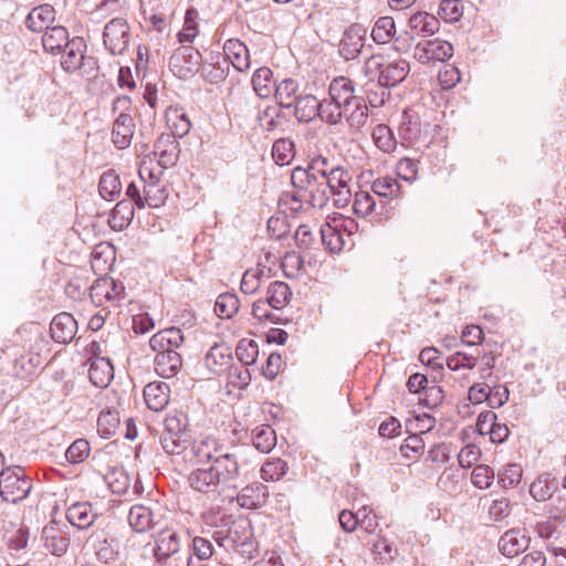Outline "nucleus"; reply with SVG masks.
<instances>
[{
    "label": "nucleus",
    "instance_id": "f257e3e1",
    "mask_svg": "<svg viewBox=\"0 0 566 566\" xmlns=\"http://www.w3.org/2000/svg\"><path fill=\"white\" fill-rule=\"evenodd\" d=\"M189 486L203 494H221L226 489H237L241 482V465L235 452L216 454L208 467H199L188 475Z\"/></svg>",
    "mask_w": 566,
    "mask_h": 566
},
{
    "label": "nucleus",
    "instance_id": "f03ea898",
    "mask_svg": "<svg viewBox=\"0 0 566 566\" xmlns=\"http://www.w3.org/2000/svg\"><path fill=\"white\" fill-rule=\"evenodd\" d=\"M291 184L295 189L304 191L306 195L305 202L314 209L325 208L331 199V187H328L326 179L308 175L301 166L293 168Z\"/></svg>",
    "mask_w": 566,
    "mask_h": 566
},
{
    "label": "nucleus",
    "instance_id": "7ed1b4c3",
    "mask_svg": "<svg viewBox=\"0 0 566 566\" xmlns=\"http://www.w3.org/2000/svg\"><path fill=\"white\" fill-rule=\"evenodd\" d=\"M410 71L406 60L389 61L381 55H371L365 63V73L370 78L378 76V83L382 87H394L401 83Z\"/></svg>",
    "mask_w": 566,
    "mask_h": 566
},
{
    "label": "nucleus",
    "instance_id": "20e7f679",
    "mask_svg": "<svg viewBox=\"0 0 566 566\" xmlns=\"http://www.w3.org/2000/svg\"><path fill=\"white\" fill-rule=\"evenodd\" d=\"M32 490V480L21 467H9L0 471V496L8 503L24 500Z\"/></svg>",
    "mask_w": 566,
    "mask_h": 566
},
{
    "label": "nucleus",
    "instance_id": "39448f33",
    "mask_svg": "<svg viewBox=\"0 0 566 566\" xmlns=\"http://www.w3.org/2000/svg\"><path fill=\"white\" fill-rule=\"evenodd\" d=\"M202 55L191 45L179 46L169 59L170 71L179 78L193 76L200 69Z\"/></svg>",
    "mask_w": 566,
    "mask_h": 566
},
{
    "label": "nucleus",
    "instance_id": "423d86ee",
    "mask_svg": "<svg viewBox=\"0 0 566 566\" xmlns=\"http://www.w3.org/2000/svg\"><path fill=\"white\" fill-rule=\"evenodd\" d=\"M129 40V25L125 19L114 18L106 23L103 32V42L111 54H123L128 48Z\"/></svg>",
    "mask_w": 566,
    "mask_h": 566
},
{
    "label": "nucleus",
    "instance_id": "0eeeda50",
    "mask_svg": "<svg viewBox=\"0 0 566 566\" xmlns=\"http://www.w3.org/2000/svg\"><path fill=\"white\" fill-rule=\"evenodd\" d=\"M180 538L174 531L161 532L156 539L155 557L160 566H181Z\"/></svg>",
    "mask_w": 566,
    "mask_h": 566
},
{
    "label": "nucleus",
    "instance_id": "6e6552de",
    "mask_svg": "<svg viewBox=\"0 0 566 566\" xmlns=\"http://www.w3.org/2000/svg\"><path fill=\"white\" fill-rule=\"evenodd\" d=\"M453 55V46L439 38L419 41L413 48V57L422 63L444 62Z\"/></svg>",
    "mask_w": 566,
    "mask_h": 566
},
{
    "label": "nucleus",
    "instance_id": "1a4fd4ad",
    "mask_svg": "<svg viewBox=\"0 0 566 566\" xmlns=\"http://www.w3.org/2000/svg\"><path fill=\"white\" fill-rule=\"evenodd\" d=\"M90 296L97 306L103 305L106 301L119 302L125 298V286L113 277L103 276L91 285Z\"/></svg>",
    "mask_w": 566,
    "mask_h": 566
},
{
    "label": "nucleus",
    "instance_id": "9d476101",
    "mask_svg": "<svg viewBox=\"0 0 566 566\" xmlns=\"http://www.w3.org/2000/svg\"><path fill=\"white\" fill-rule=\"evenodd\" d=\"M328 97L344 112L361 96L355 95L354 82L350 78L339 76L331 82Z\"/></svg>",
    "mask_w": 566,
    "mask_h": 566
},
{
    "label": "nucleus",
    "instance_id": "9b49d317",
    "mask_svg": "<svg viewBox=\"0 0 566 566\" xmlns=\"http://www.w3.org/2000/svg\"><path fill=\"white\" fill-rule=\"evenodd\" d=\"M102 512L91 502H76L66 510V518L80 530H87L93 525Z\"/></svg>",
    "mask_w": 566,
    "mask_h": 566
},
{
    "label": "nucleus",
    "instance_id": "f8f14e48",
    "mask_svg": "<svg viewBox=\"0 0 566 566\" xmlns=\"http://www.w3.org/2000/svg\"><path fill=\"white\" fill-rule=\"evenodd\" d=\"M184 342L185 338L181 329L170 327L154 334L149 339V346L156 354H167L170 350L178 352Z\"/></svg>",
    "mask_w": 566,
    "mask_h": 566
},
{
    "label": "nucleus",
    "instance_id": "ddd939ff",
    "mask_svg": "<svg viewBox=\"0 0 566 566\" xmlns=\"http://www.w3.org/2000/svg\"><path fill=\"white\" fill-rule=\"evenodd\" d=\"M365 45V30L355 24L349 27L339 42V54L346 61L356 59Z\"/></svg>",
    "mask_w": 566,
    "mask_h": 566
},
{
    "label": "nucleus",
    "instance_id": "4468645a",
    "mask_svg": "<svg viewBox=\"0 0 566 566\" xmlns=\"http://www.w3.org/2000/svg\"><path fill=\"white\" fill-rule=\"evenodd\" d=\"M86 43L83 38L74 36L70 44L63 49L64 54L61 59V66L67 73L78 71L85 61Z\"/></svg>",
    "mask_w": 566,
    "mask_h": 566
},
{
    "label": "nucleus",
    "instance_id": "2eb2a0df",
    "mask_svg": "<svg viewBox=\"0 0 566 566\" xmlns=\"http://www.w3.org/2000/svg\"><path fill=\"white\" fill-rule=\"evenodd\" d=\"M50 332L52 338L61 344H66L73 339L77 332V322L69 313H60L51 322Z\"/></svg>",
    "mask_w": 566,
    "mask_h": 566
},
{
    "label": "nucleus",
    "instance_id": "dca6fc26",
    "mask_svg": "<svg viewBox=\"0 0 566 566\" xmlns=\"http://www.w3.org/2000/svg\"><path fill=\"white\" fill-rule=\"evenodd\" d=\"M232 360L233 357L231 348L227 345L218 344L213 345L205 357L206 366L216 375H221L228 371V369L231 368Z\"/></svg>",
    "mask_w": 566,
    "mask_h": 566
},
{
    "label": "nucleus",
    "instance_id": "f3484780",
    "mask_svg": "<svg viewBox=\"0 0 566 566\" xmlns=\"http://www.w3.org/2000/svg\"><path fill=\"white\" fill-rule=\"evenodd\" d=\"M44 547L54 556L64 555L70 546V536L55 525H48L41 536Z\"/></svg>",
    "mask_w": 566,
    "mask_h": 566
},
{
    "label": "nucleus",
    "instance_id": "a211bd4d",
    "mask_svg": "<svg viewBox=\"0 0 566 566\" xmlns=\"http://www.w3.org/2000/svg\"><path fill=\"white\" fill-rule=\"evenodd\" d=\"M408 27L413 38H428L439 31L440 21L428 12L419 11L409 18Z\"/></svg>",
    "mask_w": 566,
    "mask_h": 566
},
{
    "label": "nucleus",
    "instance_id": "6ab92c4d",
    "mask_svg": "<svg viewBox=\"0 0 566 566\" xmlns=\"http://www.w3.org/2000/svg\"><path fill=\"white\" fill-rule=\"evenodd\" d=\"M144 399L147 407L154 411H161L170 399V388L163 381H154L144 388Z\"/></svg>",
    "mask_w": 566,
    "mask_h": 566
},
{
    "label": "nucleus",
    "instance_id": "aec40b11",
    "mask_svg": "<svg viewBox=\"0 0 566 566\" xmlns=\"http://www.w3.org/2000/svg\"><path fill=\"white\" fill-rule=\"evenodd\" d=\"M134 119L129 114H118L113 124L112 142L118 149L127 148L134 135Z\"/></svg>",
    "mask_w": 566,
    "mask_h": 566
},
{
    "label": "nucleus",
    "instance_id": "412c9836",
    "mask_svg": "<svg viewBox=\"0 0 566 566\" xmlns=\"http://www.w3.org/2000/svg\"><path fill=\"white\" fill-rule=\"evenodd\" d=\"M55 9L49 3L40 4L33 8L27 19L25 25L34 32H42L50 29V24L55 20Z\"/></svg>",
    "mask_w": 566,
    "mask_h": 566
},
{
    "label": "nucleus",
    "instance_id": "4be33fe9",
    "mask_svg": "<svg viewBox=\"0 0 566 566\" xmlns=\"http://www.w3.org/2000/svg\"><path fill=\"white\" fill-rule=\"evenodd\" d=\"M88 377L97 388H106L114 378V368L108 358L96 356L92 359Z\"/></svg>",
    "mask_w": 566,
    "mask_h": 566
},
{
    "label": "nucleus",
    "instance_id": "5701e85b",
    "mask_svg": "<svg viewBox=\"0 0 566 566\" xmlns=\"http://www.w3.org/2000/svg\"><path fill=\"white\" fill-rule=\"evenodd\" d=\"M223 53L235 70L243 72L250 67L249 50L242 41L228 39L223 44Z\"/></svg>",
    "mask_w": 566,
    "mask_h": 566
},
{
    "label": "nucleus",
    "instance_id": "b1692460",
    "mask_svg": "<svg viewBox=\"0 0 566 566\" xmlns=\"http://www.w3.org/2000/svg\"><path fill=\"white\" fill-rule=\"evenodd\" d=\"M222 448L223 447L212 438H205L199 441H195L190 449L192 454L190 460L198 465L205 467V464H210L212 462L216 454L222 451Z\"/></svg>",
    "mask_w": 566,
    "mask_h": 566
},
{
    "label": "nucleus",
    "instance_id": "393cba45",
    "mask_svg": "<svg viewBox=\"0 0 566 566\" xmlns=\"http://www.w3.org/2000/svg\"><path fill=\"white\" fill-rule=\"evenodd\" d=\"M530 544V538L521 534L518 530H509L500 538L499 548L506 557H514L524 552Z\"/></svg>",
    "mask_w": 566,
    "mask_h": 566
},
{
    "label": "nucleus",
    "instance_id": "a878e982",
    "mask_svg": "<svg viewBox=\"0 0 566 566\" xmlns=\"http://www.w3.org/2000/svg\"><path fill=\"white\" fill-rule=\"evenodd\" d=\"M155 371L163 378L175 377L182 367L181 354L176 350H170L167 354H156Z\"/></svg>",
    "mask_w": 566,
    "mask_h": 566
},
{
    "label": "nucleus",
    "instance_id": "bb28decb",
    "mask_svg": "<svg viewBox=\"0 0 566 566\" xmlns=\"http://www.w3.org/2000/svg\"><path fill=\"white\" fill-rule=\"evenodd\" d=\"M71 42L69 31L62 25L52 27L42 35L43 49L51 54H59Z\"/></svg>",
    "mask_w": 566,
    "mask_h": 566
},
{
    "label": "nucleus",
    "instance_id": "cd10ccee",
    "mask_svg": "<svg viewBox=\"0 0 566 566\" xmlns=\"http://www.w3.org/2000/svg\"><path fill=\"white\" fill-rule=\"evenodd\" d=\"M266 496V486L262 483H256L242 488L237 496V501L241 507L252 510L260 507L264 503Z\"/></svg>",
    "mask_w": 566,
    "mask_h": 566
},
{
    "label": "nucleus",
    "instance_id": "c85d7f7f",
    "mask_svg": "<svg viewBox=\"0 0 566 566\" xmlns=\"http://www.w3.org/2000/svg\"><path fill=\"white\" fill-rule=\"evenodd\" d=\"M294 116L301 123H310L319 113V101L314 95L298 96L293 104Z\"/></svg>",
    "mask_w": 566,
    "mask_h": 566
},
{
    "label": "nucleus",
    "instance_id": "c756f323",
    "mask_svg": "<svg viewBox=\"0 0 566 566\" xmlns=\"http://www.w3.org/2000/svg\"><path fill=\"white\" fill-rule=\"evenodd\" d=\"M398 134L409 144L417 143L422 137V128L419 116L403 112L402 120L398 128Z\"/></svg>",
    "mask_w": 566,
    "mask_h": 566
},
{
    "label": "nucleus",
    "instance_id": "7c9ffc66",
    "mask_svg": "<svg viewBox=\"0 0 566 566\" xmlns=\"http://www.w3.org/2000/svg\"><path fill=\"white\" fill-rule=\"evenodd\" d=\"M189 419L186 412L174 410L169 412L164 420L165 431L175 436L187 438L190 440L189 434Z\"/></svg>",
    "mask_w": 566,
    "mask_h": 566
},
{
    "label": "nucleus",
    "instance_id": "2f4dec72",
    "mask_svg": "<svg viewBox=\"0 0 566 566\" xmlns=\"http://www.w3.org/2000/svg\"><path fill=\"white\" fill-rule=\"evenodd\" d=\"M291 296V289L285 282L274 281L268 287V297L265 300L273 310H282L287 305Z\"/></svg>",
    "mask_w": 566,
    "mask_h": 566
},
{
    "label": "nucleus",
    "instance_id": "473e14b6",
    "mask_svg": "<svg viewBox=\"0 0 566 566\" xmlns=\"http://www.w3.org/2000/svg\"><path fill=\"white\" fill-rule=\"evenodd\" d=\"M373 192L379 198L399 199L402 196L401 186L397 179L385 176L379 177L371 184Z\"/></svg>",
    "mask_w": 566,
    "mask_h": 566
},
{
    "label": "nucleus",
    "instance_id": "72a5a7b5",
    "mask_svg": "<svg viewBox=\"0 0 566 566\" xmlns=\"http://www.w3.org/2000/svg\"><path fill=\"white\" fill-rule=\"evenodd\" d=\"M149 182L144 185L143 198L146 206L150 208H157L165 203L167 193L165 187H163L157 179H154L151 171H148Z\"/></svg>",
    "mask_w": 566,
    "mask_h": 566
},
{
    "label": "nucleus",
    "instance_id": "f704fd0d",
    "mask_svg": "<svg viewBox=\"0 0 566 566\" xmlns=\"http://www.w3.org/2000/svg\"><path fill=\"white\" fill-rule=\"evenodd\" d=\"M127 520L135 532L142 533L150 528L153 512L145 505L136 504L130 507Z\"/></svg>",
    "mask_w": 566,
    "mask_h": 566
},
{
    "label": "nucleus",
    "instance_id": "c9c22d12",
    "mask_svg": "<svg viewBox=\"0 0 566 566\" xmlns=\"http://www.w3.org/2000/svg\"><path fill=\"white\" fill-rule=\"evenodd\" d=\"M122 184L118 175L114 170L105 171L98 182L99 195L108 201H113L119 197Z\"/></svg>",
    "mask_w": 566,
    "mask_h": 566
},
{
    "label": "nucleus",
    "instance_id": "e433bc0d",
    "mask_svg": "<svg viewBox=\"0 0 566 566\" xmlns=\"http://www.w3.org/2000/svg\"><path fill=\"white\" fill-rule=\"evenodd\" d=\"M298 84L292 78H285L275 85L274 96L280 107L290 108L298 97Z\"/></svg>",
    "mask_w": 566,
    "mask_h": 566
},
{
    "label": "nucleus",
    "instance_id": "4c0bfd02",
    "mask_svg": "<svg viewBox=\"0 0 566 566\" xmlns=\"http://www.w3.org/2000/svg\"><path fill=\"white\" fill-rule=\"evenodd\" d=\"M343 118L353 128L364 127L368 120V107L364 97L358 98L353 106L343 112Z\"/></svg>",
    "mask_w": 566,
    "mask_h": 566
},
{
    "label": "nucleus",
    "instance_id": "58836bf2",
    "mask_svg": "<svg viewBox=\"0 0 566 566\" xmlns=\"http://www.w3.org/2000/svg\"><path fill=\"white\" fill-rule=\"evenodd\" d=\"M253 446L262 453H269L276 444V434L270 426L256 427L252 432Z\"/></svg>",
    "mask_w": 566,
    "mask_h": 566
},
{
    "label": "nucleus",
    "instance_id": "ea45409f",
    "mask_svg": "<svg viewBox=\"0 0 566 566\" xmlns=\"http://www.w3.org/2000/svg\"><path fill=\"white\" fill-rule=\"evenodd\" d=\"M396 34L395 20L391 17H380L375 22L371 31L373 40L378 44L391 42Z\"/></svg>",
    "mask_w": 566,
    "mask_h": 566
},
{
    "label": "nucleus",
    "instance_id": "a19ab883",
    "mask_svg": "<svg viewBox=\"0 0 566 566\" xmlns=\"http://www.w3.org/2000/svg\"><path fill=\"white\" fill-rule=\"evenodd\" d=\"M273 73L269 67L258 69L252 76V85L256 95L261 98H266L273 91Z\"/></svg>",
    "mask_w": 566,
    "mask_h": 566
},
{
    "label": "nucleus",
    "instance_id": "79ce46f5",
    "mask_svg": "<svg viewBox=\"0 0 566 566\" xmlns=\"http://www.w3.org/2000/svg\"><path fill=\"white\" fill-rule=\"evenodd\" d=\"M119 427V412L116 409L102 411L97 418V432L104 438L113 437Z\"/></svg>",
    "mask_w": 566,
    "mask_h": 566
},
{
    "label": "nucleus",
    "instance_id": "37998d69",
    "mask_svg": "<svg viewBox=\"0 0 566 566\" xmlns=\"http://www.w3.org/2000/svg\"><path fill=\"white\" fill-rule=\"evenodd\" d=\"M337 164L333 158L315 155L307 163L306 167H303V170L307 171L308 175L315 176V178L326 179L327 175L333 171Z\"/></svg>",
    "mask_w": 566,
    "mask_h": 566
},
{
    "label": "nucleus",
    "instance_id": "c03bdc74",
    "mask_svg": "<svg viewBox=\"0 0 566 566\" xmlns=\"http://www.w3.org/2000/svg\"><path fill=\"white\" fill-rule=\"evenodd\" d=\"M240 307V301L234 293H222L220 294L214 303V312L223 318H231L238 313Z\"/></svg>",
    "mask_w": 566,
    "mask_h": 566
},
{
    "label": "nucleus",
    "instance_id": "a18cd8bd",
    "mask_svg": "<svg viewBox=\"0 0 566 566\" xmlns=\"http://www.w3.org/2000/svg\"><path fill=\"white\" fill-rule=\"evenodd\" d=\"M295 156V145L291 139L280 138L274 142L272 157L280 166L289 165Z\"/></svg>",
    "mask_w": 566,
    "mask_h": 566
},
{
    "label": "nucleus",
    "instance_id": "49530a36",
    "mask_svg": "<svg viewBox=\"0 0 566 566\" xmlns=\"http://www.w3.org/2000/svg\"><path fill=\"white\" fill-rule=\"evenodd\" d=\"M228 531L230 534V544L232 548H234L235 544L253 537V527L251 522L247 518H239L233 521L231 527Z\"/></svg>",
    "mask_w": 566,
    "mask_h": 566
},
{
    "label": "nucleus",
    "instance_id": "de8ad7c7",
    "mask_svg": "<svg viewBox=\"0 0 566 566\" xmlns=\"http://www.w3.org/2000/svg\"><path fill=\"white\" fill-rule=\"evenodd\" d=\"M284 114L276 106H268L259 114V122L263 129L271 133L282 125Z\"/></svg>",
    "mask_w": 566,
    "mask_h": 566
},
{
    "label": "nucleus",
    "instance_id": "09e8293b",
    "mask_svg": "<svg viewBox=\"0 0 566 566\" xmlns=\"http://www.w3.org/2000/svg\"><path fill=\"white\" fill-rule=\"evenodd\" d=\"M235 355L243 365H253L259 355V346L255 340L243 338L237 345Z\"/></svg>",
    "mask_w": 566,
    "mask_h": 566
},
{
    "label": "nucleus",
    "instance_id": "8fccbe9b",
    "mask_svg": "<svg viewBox=\"0 0 566 566\" xmlns=\"http://www.w3.org/2000/svg\"><path fill=\"white\" fill-rule=\"evenodd\" d=\"M318 117L329 125H337L343 119V109L328 97L319 102Z\"/></svg>",
    "mask_w": 566,
    "mask_h": 566
},
{
    "label": "nucleus",
    "instance_id": "3c124183",
    "mask_svg": "<svg viewBox=\"0 0 566 566\" xmlns=\"http://www.w3.org/2000/svg\"><path fill=\"white\" fill-rule=\"evenodd\" d=\"M322 241L331 252H339L344 248V240L340 231L329 223H325L321 228Z\"/></svg>",
    "mask_w": 566,
    "mask_h": 566
},
{
    "label": "nucleus",
    "instance_id": "603ef678",
    "mask_svg": "<svg viewBox=\"0 0 566 566\" xmlns=\"http://www.w3.org/2000/svg\"><path fill=\"white\" fill-rule=\"evenodd\" d=\"M439 17L446 22H457L463 14L461 0H442L438 10Z\"/></svg>",
    "mask_w": 566,
    "mask_h": 566
},
{
    "label": "nucleus",
    "instance_id": "864d4df0",
    "mask_svg": "<svg viewBox=\"0 0 566 566\" xmlns=\"http://www.w3.org/2000/svg\"><path fill=\"white\" fill-rule=\"evenodd\" d=\"M91 447L87 440H75L65 451V459L72 464L82 463L90 454Z\"/></svg>",
    "mask_w": 566,
    "mask_h": 566
},
{
    "label": "nucleus",
    "instance_id": "5fc2aeb1",
    "mask_svg": "<svg viewBox=\"0 0 566 566\" xmlns=\"http://www.w3.org/2000/svg\"><path fill=\"white\" fill-rule=\"evenodd\" d=\"M134 214V205L130 201H118L112 211V221L114 222L113 227H117V220H120L118 224L119 228L128 226L133 220Z\"/></svg>",
    "mask_w": 566,
    "mask_h": 566
},
{
    "label": "nucleus",
    "instance_id": "6e6d98bb",
    "mask_svg": "<svg viewBox=\"0 0 566 566\" xmlns=\"http://www.w3.org/2000/svg\"><path fill=\"white\" fill-rule=\"evenodd\" d=\"M287 470V463L282 459L266 461L261 468V476L264 481H277Z\"/></svg>",
    "mask_w": 566,
    "mask_h": 566
},
{
    "label": "nucleus",
    "instance_id": "4d7b16f0",
    "mask_svg": "<svg viewBox=\"0 0 566 566\" xmlns=\"http://www.w3.org/2000/svg\"><path fill=\"white\" fill-rule=\"evenodd\" d=\"M264 274L263 269L247 270L241 279L240 290L244 294H254L261 285V279Z\"/></svg>",
    "mask_w": 566,
    "mask_h": 566
},
{
    "label": "nucleus",
    "instance_id": "13d9d810",
    "mask_svg": "<svg viewBox=\"0 0 566 566\" xmlns=\"http://www.w3.org/2000/svg\"><path fill=\"white\" fill-rule=\"evenodd\" d=\"M189 439L175 437L168 432H164L160 436L159 442L164 451L168 454H180L182 453L189 443Z\"/></svg>",
    "mask_w": 566,
    "mask_h": 566
},
{
    "label": "nucleus",
    "instance_id": "bf43d9fd",
    "mask_svg": "<svg viewBox=\"0 0 566 566\" xmlns=\"http://www.w3.org/2000/svg\"><path fill=\"white\" fill-rule=\"evenodd\" d=\"M522 468L518 464H509L505 469L499 473L497 483L503 489H512L517 486L522 479Z\"/></svg>",
    "mask_w": 566,
    "mask_h": 566
},
{
    "label": "nucleus",
    "instance_id": "052dcab7",
    "mask_svg": "<svg viewBox=\"0 0 566 566\" xmlns=\"http://www.w3.org/2000/svg\"><path fill=\"white\" fill-rule=\"evenodd\" d=\"M494 475V470L489 465H475L471 473V482L481 490L489 489L493 483Z\"/></svg>",
    "mask_w": 566,
    "mask_h": 566
},
{
    "label": "nucleus",
    "instance_id": "680f3d73",
    "mask_svg": "<svg viewBox=\"0 0 566 566\" xmlns=\"http://www.w3.org/2000/svg\"><path fill=\"white\" fill-rule=\"evenodd\" d=\"M350 181L352 176L348 170L338 164L326 177V182H328V187H331V193L335 191V189L346 188Z\"/></svg>",
    "mask_w": 566,
    "mask_h": 566
},
{
    "label": "nucleus",
    "instance_id": "e2e57ef3",
    "mask_svg": "<svg viewBox=\"0 0 566 566\" xmlns=\"http://www.w3.org/2000/svg\"><path fill=\"white\" fill-rule=\"evenodd\" d=\"M373 139L377 147L384 151H389L394 147L392 133L387 125L379 124L373 130Z\"/></svg>",
    "mask_w": 566,
    "mask_h": 566
},
{
    "label": "nucleus",
    "instance_id": "0e129e2a",
    "mask_svg": "<svg viewBox=\"0 0 566 566\" xmlns=\"http://www.w3.org/2000/svg\"><path fill=\"white\" fill-rule=\"evenodd\" d=\"M191 552L199 560H208L214 552L211 541L202 536H193Z\"/></svg>",
    "mask_w": 566,
    "mask_h": 566
},
{
    "label": "nucleus",
    "instance_id": "69168bd1",
    "mask_svg": "<svg viewBox=\"0 0 566 566\" xmlns=\"http://www.w3.org/2000/svg\"><path fill=\"white\" fill-rule=\"evenodd\" d=\"M376 210V200L367 191H358L355 195L354 211L357 214L367 216Z\"/></svg>",
    "mask_w": 566,
    "mask_h": 566
},
{
    "label": "nucleus",
    "instance_id": "338daca9",
    "mask_svg": "<svg viewBox=\"0 0 566 566\" xmlns=\"http://www.w3.org/2000/svg\"><path fill=\"white\" fill-rule=\"evenodd\" d=\"M178 143H172L165 149L154 150V154L158 157V164L164 168L174 166L178 160Z\"/></svg>",
    "mask_w": 566,
    "mask_h": 566
},
{
    "label": "nucleus",
    "instance_id": "774afa93",
    "mask_svg": "<svg viewBox=\"0 0 566 566\" xmlns=\"http://www.w3.org/2000/svg\"><path fill=\"white\" fill-rule=\"evenodd\" d=\"M488 394V406L492 409H496L502 407L509 400L510 391L505 386L499 385L493 387L490 386Z\"/></svg>",
    "mask_w": 566,
    "mask_h": 566
}]
</instances>
